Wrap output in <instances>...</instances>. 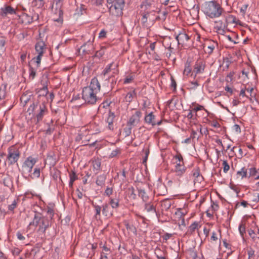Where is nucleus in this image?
Returning a JSON list of instances; mask_svg holds the SVG:
<instances>
[{"label": "nucleus", "instance_id": "a211bd4d", "mask_svg": "<svg viewBox=\"0 0 259 259\" xmlns=\"http://www.w3.org/2000/svg\"><path fill=\"white\" fill-rule=\"evenodd\" d=\"M186 169L184 165H181L179 163H177V164L175 165V172L177 176H181L186 172Z\"/></svg>", "mask_w": 259, "mask_h": 259}, {"label": "nucleus", "instance_id": "2eb2a0df", "mask_svg": "<svg viewBox=\"0 0 259 259\" xmlns=\"http://www.w3.org/2000/svg\"><path fill=\"white\" fill-rule=\"evenodd\" d=\"M192 175L195 178L194 181L201 183L203 180V177L200 175V168L198 166L194 168L192 171Z\"/></svg>", "mask_w": 259, "mask_h": 259}, {"label": "nucleus", "instance_id": "f257e3e1", "mask_svg": "<svg viewBox=\"0 0 259 259\" xmlns=\"http://www.w3.org/2000/svg\"><path fill=\"white\" fill-rule=\"evenodd\" d=\"M202 9L204 13L210 18L219 17L224 11L220 5L214 1L205 2Z\"/></svg>", "mask_w": 259, "mask_h": 259}, {"label": "nucleus", "instance_id": "20e7f679", "mask_svg": "<svg viewBox=\"0 0 259 259\" xmlns=\"http://www.w3.org/2000/svg\"><path fill=\"white\" fill-rule=\"evenodd\" d=\"M37 162V158L31 156L27 157L23 163L21 169V174L25 178L29 177L32 171V168Z\"/></svg>", "mask_w": 259, "mask_h": 259}, {"label": "nucleus", "instance_id": "393cba45", "mask_svg": "<svg viewBox=\"0 0 259 259\" xmlns=\"http://www.w3.org/2000/svg\"><path fill=\"white\" fill-rule=\"evenodd\" d=\"M144 207L145 210H146L147 212L151 213L152 214H154L156 212L155 207L153 204L151 203H146Z\"/></svg>", "mask_w": 259, "mask_h": 259}, {"label": "nucleus", "instance_id": "4d7b16f0", "mask_svg": "<svg viewBox=\"0 0 259 259\" xmlns=\"http://www.w3.org/2000/svg\"><path fill=\"white\" fill-rule=\"evenodd\" d=\"M193 112H194V111H193V110H191V111H190V112H189V113L187 115V117L189 119L194 120V119H196V116H195V115L194 116V115Z\"/></svg>", "mask_w": 259, "mask_h": 259}, {"label": "nucleus", "instance_id": "c9c22d12", "mask_svg": "<svg viewBox=\"0 0 259 259\" xmlns=\"http://www.w3.org/2000/svg\"><path fill=\"white\" fill-rule=\"evenodd\" d=\"M119 200L118 199H114L113 198H110L109 204L111 205L112 208L115 209L117 208L119 206Z\"/></svg>", "mask_w": 259, "mask_h": 259}, {"label": "nucleus", "instance_id": "7ed1b4c3", "mask_svg": "<svg viewBox=\"0 0 259 259\" xmlns=\"http://www.w3.org/2000/svg\"><path fill=\"white\" fill-rule=\"evenodd\" d=\"M27 112L29 114L35 115L37 121L39 122L42 120L44 115L47 112V109L44 102L39 104L38 103H33L30 106Z\"/></svg>", "mask_w": 259, "mask_h": 259}, {"label": "nucleus", "instance_id": "8fccbe9b", "mask_svg": "<svg viewBox=\"0 0 259 259\" xmlns=\"http://www.w3.org/2000/svg\"><path fill=\"white\" fill-rule=\"evenodd\" d=\"M42 56V55H38L36 57H34L32 59V61L36 63L37 67L39 66Z\"/></svg>", "mask_w": 259, "mask_h": 259}, {"label": "nucleus", "instance_id": "5701e85b", "mask_svg": "<svg viewBox=\"0 0 259 259\" xmlns=\"http://www.w3.org/2000/svg\"><path fill=\"white\" fill-rule=\"evenodd\" d=\"M48 93L47 84L44 85L41 89H39L37 92L39 100H40L42 97L45 98Z\"/></svg>", "mask_w": 259, "mask_h": 259}, {"label": "nucleus", "instance_id": "473e14b6", "mask_svg": "<svg viewBox=\"0 0 259 259\" xmlns=\"http://www.w3.org/2000/svg\"><path fill=\"white\" fill-rule=\"evenodd\" d=\"M198 224L197 222H194L192 224L189 228L188 231L186 232V235H191L195 231L196 229L197 228Z\"/></svg>", "mask_w": 259, "mask_h": 259}, {"label": "nucleus", "instance_id": "5fc2aeb1", "mask_svg": "<svg viewBox=\"0 0 259 259\" xmlns=\"http://www.w3.org/2000/svg\"><path fill=\"white\" fill-rule=\"evenodd\" d=\"M223 171L225 173H227L230 169V166L227 163V160H224L223 162Z\"/></svg>", "mask_w": 259, "mask_h": 259}, {"label": "nucleus", "instance_id": "bf43d9fd", "mask_svg": "<svg viewBox=\"0 0 259 259\" xmlns=\"http://www.w3.org/2000/svg\"><path fill=\"white\" fill-rule=\"evenodd\" d=\"M134 79L133 76H127L124 80V83L127 84L131 82Z\"/></svg>", "mask_w": 259, "mask_h": 259}, {"label": "nucleus", "instance_id": "c03bdc74", "mask_svg": "<svg viewBox=\"0 0 259 259\" xmlns=\"http://www.w3.org/2000/svg\"><path fill=\"white\" fill-rule=\"evenodd\" d=\"M133 127L132 126H130L127 124V126L123 129L125 137L129 136L131 134Z\"/></svg>", "mask_w": 259, "mask_h": 259}, {"label": "nucleus", "instance_id": "a19ab883", "mask_svg": "<svg viewBox=\"0 0 259 259\" xmlns=\"http://www.w3.org/2000/svg\"><path fill=\"white\" fill-rule=\"evenodd\" d=\"M237 174L241 176L242 179L248 177L247 169L245 167H243L240 171H238Z\"/></svg>", "mask_w": 259, "mask_h": 259}, {"label": "nucleus", "instance_id": "338daca9", "mask_svg": "<svg viewBox=\"0 0 259 259\" xmlns=\"http://www.w3.org/2000/svg\"><path fill=\"white\" fill-rule=\"evenodd\" d=\"M113 193V189L111 188H107L105 191V194L108 196H109L111 195Z\"/></svg>", "mask_w": 259, "mask_h": 259}, {"label": "nucleus", "instance_id": "f03ea898", "mask_svg": "<svg viewBox=\"0 0 259 259\" xmlns=\"http://www.w3.org/2000/svg\"><path fill=\"white\" fill-rule=\"evenodd\" d=\"M50 225V221L48 217H42L40 213L36 212H35L33 221L29 223V226H38V231L42 233H45Z\"/></svg>", "mask_w": 259, "mask_h": 259}, {"label": "nucleus", "instance_id": "0eeeda50", "mask_svg": "<svg viewBox=\"0 0 259 259\" xmlns=\"http://www.w3.org/2000/svg\"><path fill=\"white\" fill-rule=\"evenodd\" d=\"M7 160L9 165H13L17 162L20 156V152L15 146H12L8 148Z\"/></svg>", "mask_w": 259, "mask_h": 259}, {"label": "nucleus", "instance_id": "f8f14e48", "mask_svg": "<svg viewBox=\"0 0 259 259\" xmlns=\"http://www.w3.org/2000/svg\"><path fill=\"white\" fill-rule=\"evenodd\" d=\"M85 88H90L91 90L98 93L100 91L101 85L97 78L94 77L92 79L90 85Z\"/></svg>", "mask_w": 259, "mask_h": 259}, {"label": "nucleus", "instance_id": "6e6d98bb", "mask_svg": "<svg viewBox=\"0 0 259 259\" xmlns=\"http://www.w3.org/2000/svg\"><path fill=\"white\" fill-rule=\"evenodd\" d=\"M120 153V150L119 149H116L115 150H113L110 154L109 155V157L113 158L117 156Z\"/></svg>", "mask_w": 259, "mask_h": 259}, {"label": "nucleus", "instance_id": "e2e57ef3", "mask_svg": "<svg viewBox=\"0 0 259 259\" xmlns=\"http://www.w3.org/2000/svg\"><path fill=\"white\" fill-rule=\"evenodd\" d=\"M203 109H204V107L203 106H201V105H198L196 107L194 108L193 109V111H194V112L195 113V116H197V113L196 112L198 111H199V110H203Z\"/></svg>", "mask_w": 259, "mask_h": 259}, {"label": "nucleus", "instance_id": "6ab92c4d", "mask_svg": "<svg viewBox=\"0 0 259 259\" xmlns=\"http://www.w3.org/2000/svg\"><path fill=\"white\" fill-rule=\"evenodd\" d=\"M215 24L214 28L217 31H223V32H225V29L227 27L226 22H223L222 20H219L215 21Z\"/></svg>", "mask_w": 259, "mask_h": 259}, {"label": "nucleus", "instance_id": "f704fd0d", "mask_svg": "<svg viewBox=\"0 0 259 259\" xmlns=\"http://www.w3.org/2000/svg\"><path fill=\"white\" fill-rule=\"evenodd\" d=\"M40 169L39 167H35L34 169V171L33 173L30 174V177L31 179H34V178H38L40 176Z\"/></svg>", "mask_w": 259, "mask_h": 259}, {"label": "nucleus", "instance_id": "58836bf2", "mask_svg": "<svg viewBox=\"0 0 259 259\" xmlns=\"http://www.w3.org/2000/svg\"><path fill=\"white\" fill-rule=\"evenodd\" d=\"M113 62H112L111 63L108 64L104 69L103 71L102 72V74L105 76L109 72H110L112 70V67L113 66Z\"/></svg>", "mask_w": 259, "mask_h": 259}, {"label": "nucleus", "instance_id": "7c9ffc66", "mask_svg": "<svg viewBox=\"0 0 259 259\" xmlns=\"http://www.w3.org/2000/svg\"><path fill=\"white\" fill-rule=\"evenodd\" d=\"M138 190L139 196L142 198L144 201L147 202L148 200L149 197L146 195L145 190L141 188H138Z\"/></svg>", "mask_w": 259, "mask_h": 259}, {"label": "nucleus", "instance_id": "72a5a7b5", "mask_svg": "<svg viewBox=\"0 0 259 259\" xmlns=\"http://www.w3.org/2000/svg\"><path fill=\"white\" fill-rule=\"evenodd\" d=\"M192 71L191 68L190 62L187 61L185 64V69L184 70V74L188 75Z\"/></svg>", "mask_w": 259, "mask_h": 259}, {"label": "nucleus", "instance_id": "dca6fc26", "mask_svg": "<svg viewBox=\"0 0 259 259\" xmlns=\"http://www.w3.org/2000/svg\"><path fill=\"white\" fill-rule=\"evenodd\" d=\"M35 49L38 55H43L46 49V45L44 41H38L35 45Z\"/></svg>", "mask_w": 259, "mask_h": 259}, {"label": "nucleus", "instance_id": "2f4dec72", "mask_svg": "<svg viewBox=\"0 0 259 259\" xmlns=\"http://www.w3.org/2000/svg\"><path fill=\"white\" fill-rule=\"evenodd\" d=\"M102 213L106 217H109L112 215V213L111 212H109L108 211V208H109V205L107 203H104L102 207Z\"/></svg>", "mask_w": 259, "mask_h": 259}, {"label": "nucleus", "instance_id": "1a4fd4ad", "mask_svg": "<svg viewBox=\"0 0 259 259\" xmlns=\"http://www.w3.org/2000/svg\"><path fill=\"white\" fill-rule=\"evenodd\" d=\"M141 116L142 112L140 111H136L135 114L130 118L127 122V124L133 127L136 126L139 123Z\"/></svg>", "mask_w": 259, "mask_h": 259}, {"label": "nucleus", "instance_id": "cd10ccee", "mask_svg": "<svg viewBox=\"0 0 259 259\" xmlns=\"http://www.w3.org/2000/svg\"><path fill=\"white\" fill-rule=\"evenodd\" d=\"M6 42V38L3 36H0V56H2L5 52Z\"/></svg>", "mask_w": 259, "mask_h": 259}, {"label": "nucleus", "instance_id": "423d86ee", "mask_svg": "<svg viewBox=\"0 0 259 259\" xmlns=\"http://www.w3.org/2000/svg\"><path fill=\"white\" fill-rule=\"evenodd\" d=\"M97 93L93 91L90 88L84 87L82 92V98L87 104L93 105L97 101Z\"/></svg>", "mask_w": 259, "mask_h": 259}, {"label": "nucleus", "instance_id": "69168bd1", "mask_svg": "<svg viewBox=\"0 0 259 259\" xmlns=\"http://www.w3.org/2000/svg\"><path fill=\"white\" fill-rule=\"evenodd\" d=\"M163 206L166 209H169L171 206V203L168 200H165L163 202Z\"/></svg>", "mask_w": 259, "mask_h": 259}, {"label": "nucleus", "instance_id": "39448f33", "mask_svg": "<svg viewBox=\"0 0 259 259\" xmlns=\"http://www.w3.org/2000/svg\"><path fill=\"white\" fill-rule=\"evenodd\" d=\"M124 6V0H114L109 8V12L115 16H121L123 14L122 11Z\"/></svg>", "mask_w": 259, "mask_h": 259}, {"label": "nucleus", "instance_id": "9d476101", "mask_svg": "<svg viewBox=\"0 0 259 259\" xmlns=\"http://www.w3.org/2000/svg\"><path fill=\"white\" fill-rule=\"evenodd\" d=\"M176 39L179 45H184L188 41L190 37L187 34H186L184 31H182L176 35Z\"/></svg>", "mask_w": 259, "mask_h": 259}, {"label": "nucleus", "instance_id": "412c9836", "mask_svg": "<svg viewBox=\"0 0 259 259\" xmlns=\"http://www.w3.org/2000/svg\"><path fill=\"white\" fill-rule=\"evenodd\" d=\"M145 121L146 123L151 124L153 126L156 125V121H155V116L153 115V112H150L145 116Z\"/></svg>", "mask_w": 259, "mask_h": 259}, {"label": "nucleus", "instance_id": "680f3d73", "mask_svg": "<svg viewBox=\"0 0 259 259\" xmlns=\"http://www.w3.org/2000/svg\"><path fill=\"white\" fill-rule=\"evenodd\" d=\"M17 206V202L16 200H14L13 203L9 205V209L11 211H13Z\"/></svg>", "mask_w": 259, "mask_h": 259}, {"label": "nucleus", "instance_id": "49530a36", "mask_svg": "<svg viewBox=\"0 0 259 259\" xmlns=\"http://www.w3.org/2000/svg\"><path fill=\"white\" fill-rule=\"evenodd\" d=\"M154 12H155L154 10L150 11H149V10H146V11H144V12H143L142 15H145V16L146 17H147V18H148V19H149V18H153V17L155 18L154 15L152 14Z\"/></svg>", "mask_w": 259, "mask_h": 259}, {"label": "nucleus", "instance_id": "ddd939ff", "mask_svg": "<svg viewBox=\"0 0 259 259\" xmlns=\"http://www.w3.org/2000/svg\"><path fill=\"white\" fill-rule=\"evenodd\" d=\"M155 21V18H149V19L147 18L145 16V15H142V17L141 18V23L143 27L149 28L152 25H153Z\"/></svg>", "mask_w": 259, "mask_h": 259}, {"label": "nucleus", "instance_id": "4468645a", "mask_svg": "<svg viewBox=\"0 0 259 259\" xmlns=\"http://www.w3.org/2000/svg\"><path fill=\"white\" fill-rule=\"evenodd\" d=\"M155 0H143L140 7L143 11H146L154 8Z\"/></svg>", "mask_w": 259, "mask_h": 259}, {"label": "nucleus", "instance_id": "603ef678", "mask_svg": "<svg viewBox=\"0 0 259 259\" xmlns=\"http://www.w3.org/2000/svg\"><path fill=\"white\" fill-rule=\"evenodd\" d=\"M47 213L48 215V216H47V217H48V218L49 219L52 220L53 219V217L54 214V212L53 209L52 208H51V207H48L47 210Z\"/></svg>", "mask_w": 259, "mask_h": 259}, {"label": "nucleus", "instance_id": "052dcab7", "mask_svg": "<svg viewBox=\"0 0 259 259\" xmlns=\"http://www.w3.org/2000/svg\"><path fill=\"white\" fill-rule=\"evenodd\" d=\"M172 235L171 234L166 233L162 236V237L163 241H166L172 236Z\"/></svg>", "mask_w": 259, "mask_h": 259}, {"label": "nucleus", "instance_id": "a878e982", "mask_svg": "<svg viewBox=\"0 0 259 259\" xmlns=\"http://www.w3.org/2000/svg\"><path fill=\"white\" fill-rule=\"evenodd\" d=\"M106 176L104 174L100 175L97 178L96 183L98 186H102L104 185Z\"/></svg>", "mask_w": 259, "mask_h": 259}, {"label": "nucleus", "instance_id": "a18cd8bd", "mask_svg": "<svg viewBox=\"0 0 259 259\" xmlns=\"http://www.w3.org/2000/svg\"><path fill=\"white\" fill-rule=\"evenodd\" d=\"M125 226L127 230L131 231L135 234H136L137 229L136 227L133 225H130L129 223L126 222L125 223Z\"/></svg>", "mask_w": 259, "mask_h": 259}, {"label": "nucleus", "instance_id": "4c0bfd02", "mask_svg": "<svg viewBox=\"0 0 259 259\" xmlns=\"http://www.w3.org/2000/svg\"><path fill=\"white\" fill-rule=\"evenodd\" d=\"M6 85L2 84L0 86V99H3L5 98L6 92Z\"/></svg>", "mask_w": 259, "mask_h": 259}, {"label": "nucleus", "instance_id": "37998d69", "mask_svg": "<svg viewBox=\"0 0 259 259\" xmlns=\"http://www.w3.org/2000/svg\"><path fill=\"white\" fill-rule=\"evenodd\" d=\"M54 155L48 154L46 160V161L50 162V165H54L55 164V159L54 157Z\"/></svg>", "mask_w": 259, "mask_h": 259}, {"label": "nucleus", "instance_id": "13d9d810", "mask_svg": "<svg viewBox=\"0 0 259 259\" xmlns=\"http://www.w3.org/2000/svg\"><path fill=\"white\" fill-rule=\"evenodd\" d=\"M214 49V46L213 45H212L208 46L206 48V51L209 55H210L212 53Z\"/></svg>", "mask_w": 259, "mask_h": 259}, {"label": "nucleus", "instance_id": "e433bc0d", "mask_svg": "<svg viewBox=\"0 0 259 259\" xmlns=\"http://www.w3.org/2000/svg\"><path fill=\"white\" fill-rule=\"evenodd\" d=\"M174 158L177 160L176 161V164H177V163H179L181 165H184L183 156L180 153L176 155Z\"/></svg>", "mask_w": 259, "mask_h": 259}, {"label": "nucleus", "instance_id": "c85d7f7f", "mask_svg": "<svg viewBox=\"0 0 259 259\" xmlns=\"http://www.w3.org/2000/svg\"><path fill=\"white\" fill-rule=\"evenodd\" d=\"M127 193L128 197L130 199L135 200L136 199L137 195L135 193V189L133 187H129L127 189Z\"/></svg>", "mask_w": 259, "mask_h": 259}, {"label": "nucleus", "instance_id": "774afa93", "mask_svg": "<svg viewBox=\"0 0 259 259\" xmlns=\"http://www.w3.org/2000/svg\"><path fill=\"white\" fill-rule=\"evenodd\" d=\"M248 234H249V236L252 238V239H253L254 240H255V238H256L255 234L253 230H248Z\"/></svg>", "mask_w": 259, "mask_h": 259}, {"label": "nucleus", "instance_id": "f3484780", "mask_svg": "<svg viewBox=\"0 0 259 259\" xmlns=\"http://www.w3.org/2000/svg\"><path fill=\"white\" fill-rule=\"evenodd\" d=\"M2 16H6L7 14H16V11L10 6H7L1 9Z\"/></svg>", "mask_w": 259, "mask_h": 259}, {"label": "nucleus", "instance_id": "9b49d317", "mask_svg": "<svg viewBox=\"0 0 259 259\" xmlns=\"http://www.w3.org/2000/svg\"><path fill=\"white\" fill-rule=\"evenodd\" d=\"M63 6L62 0H55L52 5V8L55 9V13L58 14L59 17L61 18L63 16V12L62 9Z\"/></svg>", "mask_w": 259, "mask_h": 259}, {"label": "nucleus", "instance_id": "864d4df0", "mask_svg": "<svg viewBox=\"0 0 259 259\" xmlns=\"http://www.w3.org/2000/svg\"><path fill=\"white\" fill-rule=\"evenodd\" d=\"M143 151H144V153H145V156L143 158V163H146V162L147 161L148 157V156L149 154V152H150L149 149V148L144 149Z\"/></svg>", "mask_w": 259, "mask_h": 259}, {"label": "nucleus", "instance_id": "ea45409f", "mask_svg": "<svg viewBox=\"0 0 259 259\" xmlns=\"http://www.w3.org/2000/svg\"><path fill=\"white\" fill-rule=\"evenodd\" d=\"M77 179V177L76 175L75 172L72 171L71 174H70V181L69 183V185L70 187H72L73 184V182Z\"/></svg>", "mask_w": 259, "mask_h": 259}, {"label": "nucleus", "instance_id": "b1692460", "mask_svg": "<svg viewBox=\"0 0 259 259\" xmlns=\"http://www.w3.org/2000/svg\"><path fill=\"white\" fill-rule=\"evenodd\" d=\"M92 164L93 168L96 171V174H97L101 168V160L99 159H96L92 160Z\"/></svg>", "mask_w": 259, "mask_h": 259}, {"label": "nucleus", "instance_id": "3c124183", "mask_svg": "<svg viewBox=\"0 0 259 259\" xmlns=\"http://www.w3.org/2000/svg\"><path fill=\"white\" fill-rule=\"evenodd\" d=\"M189 257L191 259H198L196 251L191 250L189 252Z\"/></svg>", "mask_w": 259, "mask_h": 259}, {"label": "nucleus", "instance_id": "0e129e2a", "mask_svg": "<svg viewBox=\"0 0 259 259\" xmlns=\"http://www.w3.org/2000/svg\"><path fill=\"white\" fill-rule=\"evenodd\" d=\"M171 87L174 88V90H176L177 88V83L176 81H175V79L172 76L171 77Z\"/></svg>", "mask_w": 259, "mask_h": 259}, {"label": "nucleus", "instance_id": "c756f323", "mask_svg": "<svg viewBox=\"0 0 259 259\" xmlns=\"http://www.w3.org/2000/svg\"><path fill=\"white\" fill-rule=\"evenodd\" d=\"M92 204L94 208H95L96 214H95V218L96 219H99L100 218L101 215V211L102 209V207L97 205L96 204H95L94 202H92Z\"/></svg>", "mask_w": 259, "mask_h": 259}, {"label": "nucleus", "instance_id": "aec40b11", "mask_svg": "<svg viewBox=\"0 0 259 259\" xmlns=\"http://www.w3.org/2000/svg\"><path fill=\"white\" fill-rule=\"evenodd\" d=\"M239 20L233 15H228L225 17V22L227 23V26L229 24H239Z\"/></svg>", "mask_w": 259, "mask_h": 259}, {"label": "nucleus", "instance_id": "79ce46f5", "mask_svg": "<svg viewBox=\"0 0 259 259\" xmlns=\"http://www.w3.org/2000/svg\"><path fill=\"white\" fill-rule=\"evenodd\" d=\"M239 231L242 238H244V234L246 233L245 225L241 222L239 226Z\"/></svg>", "mask_w": 259, "mask_h": 259}, {"label": "nucleus", "instance_id": "09e8293b", "mask_svg": "<svg viewBox=\"0 0 259 259\" xmlns=\"http://www.w3.org/2000/svg\"><path fill=\"white\" fill-rule=\"evenodd\" d=\"M29 78L33 79L36 75V70L30 66L29 69Z\"/></svg>", "mask_w": 259, "mask_h": 259}, {"label": "nucleus", "instance_id": "bb28decb", "mask_svg": "<svg viewBox=\"0 0 259 259\" xmlns=\"http://www.w3.org/2000/svg\"><path fill=\"white\" fill-rule=\"evenodd\" d=\"M136 96L137 93L135 90H133L132 91L129 92L127 93L125 98V101L127 102L131 103L133 101V98H136Z\"/></svg>", "mask_w": 259, "mask_h": 259}, {"label": "nucleus", "instance_id": "4be33fe9", "mask_svg": "<svg viewBox=\"0 0 259 259\" xmlns=\"http://www.w3.org/2000/svg\"><path fill=\"white\" fill-rule=\"evenodd\" d=\"M115 118L114 113L111 111H109L108 116L107 118V122L108 123V127L110 130H113V121Z\"/></svg>", "mask_w": 259, "mask_h": 259}, {"label": "nucleus", "instance_id": "de8ad7c7", "mask_svg": "<svg viewBox=\"0 0 259 259\" xmlns=\"http://www.w3.org/2000/svg\"><path fill=\"white\" fill-rule=\"evenodd\" d=\"M161 16H158L155 18V20H160L164 21L166 19L167 12L166 11H163L161 13Z\"/></svg>", "mask_w": 259, "mask_h": 259}, {"label": "nucleus", "instance_id": "6e6552de", "mask_svg": "<svg viewBox=\"0 0 259 259\" xmlns=\"http://www.w3.org/2000/svg\"><path fill=\"white\" fill-rule=\"evenodd\" d=\"M206 67V62L202 59L199 58L196 61L193 71L195 73V76L198 74H201L204 72Z\"/></svg>", "mask_w": 259, "mask_h": 259}]
</instances>
